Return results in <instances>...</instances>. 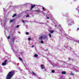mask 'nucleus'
Listing matches in <instances>:
<instances>
[{"label":"nucleus","mask_w":79,"mask_h":79,"mask_svg":"<svg viewBox=\"0 0 79 79\" xmlns=\"http://www.w3.org/2000/svg\"><path fill=\"white\" fill-rule=\"evenodd\" d=\"M32 75H33V76H35V75H36V74H35V73H34L33 72V73H32Z\"/></svg>","instance_id":"obj_14"},{"label":"nucleus","mask_w":79,"mask_h":79,"mask_svg":"<svg viewBox=\"0 0 79 79\" xmlns=\"http://www.w3.org/2000/svg\"><path fill=\"white\" fill-rule=\"evenodd\" d=\"M13 74H14V71H13L12 72H10L7 76L6 79H11L12 77V76H13Z\"/></svg>","instance_id":"obj_1"},{"label":"nucleus","mask_w":79,"mask_h":79,"mask_svg":"<svg viewBox=\"0 0 79 79\" xmlns=\"http://www.w3.org/2000/svg\"><path fill=\"white\" fill-rule=\"evenodd\" d=\"M49 31L50 33H51L52 34V33H53L54 31L53 30L50 31V29H49Z\"/></svg>","instance_id":"obj_9"},{"label":"nucleus","mask_w":79,"mask_h":79,"mask_svg":"<svg viewBox=\"0 0 79 79\" xmlns=\"http://www.w3.org/2000/svg\"><path fill=\"white\" fill-rule=\"evenodd\" d=\"M29 11L27 10L26 12V13L27 14H29Z\"/></svg>","instance_id":"obj_17"},{"label":"nucleus","mask_w":79,"mask_h":79,"mask_svg":"<svg viewBox=\"0 0 79 79\" xmlns=\"http://www.w3.org/2000/svg\"><path fill=\"white\" fill-rule=\"evenodd\" d=\"M29 15H27L26 16V17H27H27H29Z\"/></svg>","instance_id":"obj_28"},{"label":"nucleus","mask_w":79,"mask_h":79,"mask_svg":"<svg viewBox=\"0 0 79 79\" xmlns=\"http://www.w3.org/2000/svg\"><path fill=\"white\" fill-rule=\"evenodd\" d=\"M19 60H20V61H21L22 62H23V60H22V58H20V57H19Z\"/></svg>","instance_id":"obj_15"},{"label":"nucleus","mask_w":79,"mask_h":79,"mask_svg":"<svg viewBox=\"0 0 79 79\" xmlns=\"http://www.w3.org/2000/svg\"><path fill=\"white\" fill-rule=\"evenodd\" d=\"M10 36H9L8 37H7V39H10Z\"/></svg>","instance_id":"obj_22"},{"label":"nucleus","mask_w":79,"mask_h":79,"mask_svg":"<svg viewBox=\"0 0 79 79\" xmlns=\"http://www.w3.org/2000/svg\"><path fill=\"white\" fill-rule=\"evenodd\" d=\"M14 21V20H11L10 21V23H12V22H13Z\"/></svg>","instance_id":"obj_21"},{"label":"nucleus","mask_w":79,"mask_h":79,"mask_svg":"<svg viewBox=\"0 0 79 79\" xmlns=\"http://www.w3.org/2000/svg\"><path fill=\"white\" fill-rule=\"evenodd\" d=\"M11 42H12V41H11L10 42V44L11 45Z\"/></svg>","instance_id":"obj_32"},{"label":"nucleus","mask_w":79,"mask_h":79,"mask_svg":"<svg viewBox=\"0 0 79 79\" xmlns=\"http://www.w3.org/2000/svg\"><path fill=\"white\" fill-rule=\"evenodd\" d=\"M33 47H34V46H32V48H33Z\"/></svg>","instance_id":"obj_34"},{"label":"nucleus","mask_w":79,"mask_h":79,"mask_svg":"<svg viewBox=\"0 0 79 79\" xmlns=\"http://www.w3.org/2000/svg\"><path fill=\"white\" fill-rule=\"evenodd\" d=\"M41 44H43L44 43V41H41Z\"/></svg>","instance_id":"obj_26"},{"label":"nucleus","mask_w":79,"mask_h":79,"mask_svg":"<svg viewBox=\"0 0 79 79\" xmlns=\"http://www.w3.org/2000/svg\"><path fill=\"white\" fill-rule=\"evenodd\" d=\"M13 42L12 41V43L13 44Z\"/></svg>","instance_id":"obj_40"},{"label":"nucleus","mask_w":79,"mask_h":79,"mask_svg":"<svg viewBox=\"0 0 79 79\" xmlns=\"http://www.w3.org/2000/svg\"><path fill=\"white\" fill-rule=\"evenodd\" d=\"M16 14H14L12 16V17L13 18H14L15 16H16Z\"/></svg>","instance_id":"obj_18"},{"label":"nucleus","mask_w":79,"mask_h":79,"mask_svg":"<svg viewBox=\"0 0 79 79\" xmlns=\"http://www.w3.org/2000/svg\"><path fill=\"white\" fill-rule=\"evenodd\" d=\"M77 30H78V31H79V28H77Z\"/></svg>","instance_id":"obj_36"},{"label":"nucleus","mask_w":79,"mask_h":79,"mask_svg":"<svg viewBox=\"0 0 79 79\" xmlns=\"http://www.w3.org/2000/svg\"><path fill=\"white\" fill-rule=\"evenodd\" d=\"M64 77L63 78V76H62L60 77V79H64Z\"/></svg>","instance_id":"obj_16"},{"label":"nucleus","mask_w":79,"mask_h":79,"mask_svg":"<svg viewBox=\"0 0 79 79\" xmlns=\"http://www.w3.org/2000/svg\"><path fill=\"white\" fill-rule=\"evenodd\" d=\"M61 73L62 74H66V72L63 71L61 72Z\"/></svg>","instance_id":"obj_11"},{"label":"nucleus","mask_w":79,"mask_h":79,"mask_svg":"<svg viewBox=\"0 0 79 79\" xmlns=\"http://www.w3.org/2000/svg\"><path fill=\"white\" fill-rule=\"evenodd\" d=\"M28 40H31V37L29 38L28 39Z\"/></svg>","instance_id":"obj_20"},{"label":"nucleus","mask_w":79,"mask_h":79,"mask_svg":"<svg viewBox=\"0 0 79 79\" xmlns=\"http://www.w3.org/2000/svg\"><path fill=\"white\" fill-rule=\"evenodd\" d=\"M52 73H55V71L53 70H52Z\"/></svg>","instance_id":"obj_24"},{"label":"nucleus","mask_w":79,"mask_h":79,"mask_svg":"<svg viewBox=\"0 0 79 79\" xmlns=\"http://www.w3.org/2000/svg\"><path fill=\"white\" fill-rule=\"evenodd\" d=\"M48 35H49V37L50 38L51 37H52V35H51V34L50 33H49L48 34Z\"/></svg>","instance_id":"obj_13"},{"label":"nucleus","mask_w":79,"mask_h":79,"mask_svg":"<svg viewBox=\"0 0 79 79\" xmlns=\"http://www.w3.org/2000/svg\"><path fill=\"white\" fill-rule=\"evenodd\" d=\"M1 25L2 27H5V23H4L3 24H2Z\"/></svg>","instance_id":"obj_12"},{"label":"nucleus","mask_w":79,"mask_h":79,"mask_svg":"<svg viewBox=\"0 0 79 79\" xmlns=\"http://www.w3.org/2000/svg\"><path fill=\"white\" fill-rule=\"evenodd\" d=\"M26 66V65H24L25 66Z\"/></svg>","instance_id":"obj_39"},{"label":"nucleus","mask_w":79,"mask_h":79,"mask_svg":"<svg viewBox=\"0 0 79 79\" xmlns=\"http://www.w3.org/2000/svg\"><path fill=\"white\" fill-rule=\"evenodd\" d=\"M38 55H37V54H35V55H34V56L35 57H37Z\"/></svg>","instance_id":"obj_19"},{"label":"nucleus","mask_w":79,"mask_h":79,"mask_svg":"<svg viewBox=\"0 0 79 79\" xmlns=\"http://www.w3.org/2000/svg\"><path fill=\"white\" fill-rule=\"evenodd\" d=\"M43 38L46 40H48V37L47 36H43Z\"/></svg>","instance_id":"obj_6"},{"label":"nucleus","mask_w":79,"mask_h":79,"mask_svg":"<svg viewBox=\"0 0 79 79\" xmlns=\"http://www.w3.org/2000/svg\"><path fill=\"white\" fill-rule=\"evenodd\" d=\"M26 35H29V33L28 32H26Z\"/></svg>","instance_id":"obj_25"},{"label":"nucleus","mask_w":79,"mask_h":79,"mask_svg":"<svg viewBox=\"0 0 79 79\" xmlns=\"http://www.w3.org/2000/svg\"><path fill=\"white\" fill-rule=\"evenodd\" d=\"M22 22H23V23H25V22H24V21H23V20H22Z\"/></svg>","instance_id":"obj_30"},{"label":"nucleus","mask_w":79,"mask_h":79,"mask_svg":"<svg viewBox=\"0 0 79 79\" xmlns=\"http://www.w3.org/2000/svg\"><path fill=\"white\" fill-rule=\"evenodd\" d=\"M66 45H65V47H66Z\"/></svg>","instance_id":"obj_41"},{"label":"nucleus","mask_w":79,"mask_h":79,"mask_svg":"<svg viewBox=\"0 0 79 79\" xmlns=\"http://www.w3.org/2000/svg\"><path fill=\"white\" fill-rule=\"evenodd\" d=\"M42 9H43V10H44V7H43Z\"/></svg>","instance_id":"obj_37"},{"label":"nucleus","mask_w":79,"mask_h":79,"mask_svg":"<svg viewBox=\"0 0 79 79\" xmlns=\"http://www.w3.org/2000/svg\"><path fill=\"white\" fill-rule=\"evenodd\" d=\"M35 5H31V10H32V8H34V7H35Z\"/></svg>","instance_id":"obj_7"},{"label":"nucleus","mask_w":79,"mask_h":79,"mask_svg":"<svg viewBox=\"0 0 79 79\" xmlns=\"http://www.w3.org/2000/svg\"><path fill=\"white\" fill-rule=\"evenodd\" d=\"M6 62H7V60H6L4 61V62H2V66H5V65H6Z\"/></svg>","instance_id":"obj_5"},{"label":"nucleus","mask_w":79,"mask_h":79,"mask_svg":"<svg viewBox=\"0 0 79 79\" xmlns=\"http://www.w3.org/2000/svg\"><path fill=\"white\" fill-rule=\"evenodd\" d=\"M19 27V25H18L16 27Z\"/></svg>","instance_id":"obj_27"},{"label":"nucleus","mask_w":79,"mask_h":79,"mask_svg":"<svg viewBox=\"0 0 79 79\" xmlns=\"http://www.w3.org/2000/svg\"><path fill=\"white\" fill-rule=\"evenodd\" d=\"M35 11L37 12V13H39V12H40V10L39 9H38V10H36Z\"/></svg>","instance_id":"obj_10"},{"label":"nucleus","mask_w":79,"mask_h":79,"mask_svg":"<svg viewBox=\"0 0 79 79\" xmlns=\"http://www.w3.org/2000/svg\"><path fill=\"white\" fill-rule=\"evenodd\" d=\"M65 16H66V15H65Z\"/></svg>","instance_id":"obj_42"},{"label":"nucleus","mask_w":79,"mask_h":79,"mask_svg":"<svg viewBox=\"0 0 79 79\" xmlns=\"http://www.w3.org/2000/svg\"><path fill=\"white\" fill-rule=\"evenodd\" d=\"M58 28H59V29H60V31H63V29L62 28H61V25H58Z\"/></svg>","instance_id":"obj_4"},{"label":"nucleus","mask_w":79,"mask_h":79,"mask_svg":"<svg viewBox=\"0 0 79 79\" xmlns=\"http://www.w3.org/2000/svg\"><path fill=\"white\" fill-rule=\"evenodd\" d=\"M43 37H44V36L42 35V36H40L39 38V39H40V40H41V39H43Z\"/></svg>","instance_id":"obj_8"},{"label":"nucleus","mask_w":79,"mask_h":79,"mask_svg":"<svg viewBox=\"0 0 79 79\" xmlns=\"http://www.w3.org/2000/svg\"><path fill=\"white\" fill-rule=\"evenodd\" d=\"M78 43H79V42H78Z\"/></svg>","instance_id":"obj_43"},{"label":"nucleus","mask_w":79,"mask_h":79,"mask_svg":"<svg viewBox=\"0 0 79 79\" xmlns=\"http://www.w3.org/2000/svg\"><path fill=\"white\" fill-rule=\"evenodd\" d=\"M41 69H42V70H43V69H44V71H46L45 67H44V65H41Z\"/></svg>","instance_id":"obj_3"},{"label":"nucleus","mask_w":79,"mask_h":79,"mask_svg":"<svg viewBox=\"0 0 79 79\" xmlns=\"http://www.w3.org/2000/svg\"><path fill=\"white\" fill-rule=\"evenodd\" d=\"M76 10H78V9H76Z\"/></svg>","instance_id":"obj_38"},{"label":"nucleus","mask_w":79,"mask_h":79,"mask_svg":"<svg viewBox=\"0 0 79 79\" xmlns=\"http://www.w3.org/2000/svg\"><path fill=\"white\" fill-rule=\"evenodd\" d=\"M68 23L69 24V26H71L72 24H74V22H73V19H70L69 20Z\"/></svg>","instance_id":"obj_2"},{"label":"nucleus","mask_w":79,"mask_h":79,"mask_svg":"<svg viewBox=\"0 0 79 79\" xmlns=\"http://www.w3.org/2000/svg\"><path fill=\"white\" fill-rule=\"evenodd\" d=\"M47 18L48 19H49V18H49L48 17H47Z\"/></svg>","instance_id":"obj_35"},{"label":"nucleus","mask_w":79,"mask_h":79,"mask_svg":"<svg viewBox=\"0 0 79 79\" xmlns=\"http://www.w3.org/2000/svg\"><path fill=\"white\" fill-rule=\"evenodd\" d=\"M69 60H71V58L70 57H69Z\"/></svg>","instance_id":"obj_33"},{"label":"nucleus","mask_w":79,"mask_h":79,"mask_svg":"<svg viewBox=\"0 0 79 79\" xmlns=\"http://www.w3.org/2000/svg\"><path fill=\"white\" fill-rule=\"evenodd\" d=\"M71 74L72 75V76H73L74 75V73H73L72 72H71Z\"/></svg>","instance_id":"obj_23"},{"label":"nucleus","mask_w":79,"mask_h":79,"mask_svg":"<svg viewBox=\"0 0 79 79\" xmlns=\"http://www.w3.org/2000/svg\"><path fill=\"white\" fill-rule=\"evenodd\" d=\"M69 39H70V40H71V37H69Z\"/></svg>","instance_id":"obj_31"},{"label":"nucleus","mask_w":79,"mask_h":79,"mask_svg":"<svg viewBox=\"0 0 79 79\" xmlns=\"http://www.w3.org/2000/svg\"><path fill=\"white\" fill-rule=\"evenodd\" d=\"M13 45V44H12V45H11V47H12V49L13 50V48H12V45Z\"/></svg>","instance_id":"obj_29"}]
</instances>
